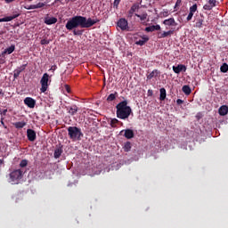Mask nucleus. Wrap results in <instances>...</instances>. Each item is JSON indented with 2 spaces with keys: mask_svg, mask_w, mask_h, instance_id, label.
Listing matches in <instances>:
<instances>
[{
  "mask_svg": "<svg viewBox=\"0 0 228 228\" xmlns=\"http://www.w3.org/2000/svg\"><path fill=\"white\" fill-rule=\"evenodd\" d=\"M99 21L100 20L98 19L92 20L91 18L86 19L84 16L76 15L69 19L65 28L67 30L72 31L74 36H82L84 29H79L78 28H89Z\"/></svg>",
  "mask_w": 228,
  "mask_h": 228,
  "instance_id": "nucleus-1",
  "label": "nucleus"
},
{
  "mask_svg": "<svg viewBox=\"0 0 228 228\" xmlns=\"http://www.w3.org/2000/svg\"><path fill=\"white\" fill-rule=\"evenodd\" d=\"M128 102L126 100L120 102L117 106V117L118 118H120L121 120H126V118H128L132 113V109L130 106L127 105Z\"/></svg>",
  "mask_w": 228,
  "mask_h": 228,
  "instance_id": "nucleus-2",
  "label": "nucleus"
},
{
  "mask_svg": "<svg viewBox=\"0 0 228 228\" xmlns=\"http://www.w3.org/2000/svg\"><path fill=\"white\" fill-rule=\"evenodd\" d=\"M68 134L69 136V139L72 141H80L81 137H83V134L80 128L77 126H69Z\"/></svg>",
  "mask_w": 228,
  "mask_h": 228,
  "instance_id": "nucleus-3",
  "label": "nucleus"
},
{
  "mask_svg": "<svg viewBox=\"0 0 228 228\" xmlns=\"http://www.w3.org/2000/svg\"><path fill=\"white\" fill-rule=\"evenodd\" d=\"M24 175V172L20 169L13 170L10 173V179L12 183L15 184L19 183V181L22 179V176Z\"/></svg>",
  "mask_w": 228,
  "mask_h": 228,
  "instance_id": "nucleus-4",
  "label": "nucleus"
},
{
  "mask_svg": "<svg viewBox=\"0 0 228 228\" xmlns=\"http://www.w3.org/2000/svg\"><path fill=\"white\" fill-rule=\"evenodd\" d=\"M41 88L40 92L42 94H45L47 92V88H49V74L45 73L40 80Z\"/></svg>",
  "mask_w": 228,
  "mask_h": 228,
  "instance_id": "nucleus-5",
  "label": "nucleus"
},
{
  "mask_svg": "<svg viewBox=\"0 0 228 228\" xmlns=\"http://www.w3.org/2000/svg\"><path fill=\"white\" fill-rule=\"evenodd\" d=\"M27 137L28 142H34L35 141H37V132H35V130L31 128H28L27 130Z\"/></svg>",
  "mask_w": 228,
  "mask_h": 228,
  "instance_id": "nucleus-6",
  "label": "nucleus"
},
{
  "mask_svg": "<svg viewBox=\"0 0 228 228\" xmlns=\"http://www.w3.org/2000/svg\"><path fill=\"white\" fill-rule=\"evenodd\" d=\"M24 104L28 106V108L33 109L35 106H37V101L31 97H26L24 99Z\"/></svg>",
  "mask_w": 228,
  "mask_h": 228,
  "instance_id": "nucleus-7",
  "label": "nucleus"
},
{
  "mask_svg": "<svg viewBox=\"0 0 228 228\" xmlns=\"http://www.w3.org/2000/svg\"><path fill=\"white\" fill-rule=\"evenodd\" d=\"M219 4L216 0H208V4L204 5V10L211 11L214 7H216Z\"/></svg>",
  "mask_w": 228,
  "mask_h": 228,
  "instance_id": "nucleus-8",
  "label": "nucleus"
},
{
  "mask_svg": "<svg viewBox=\"0 0 228 228\" xmlns=\"http://www.w3.org/2000/svg\"><path fill=\"white\" fill-rule=\"evenodd\" d=\"M118 27H119L122 30H126L128 29V22L126 19L121 18L118 21Z\"/></svg>",
  "mask_w": 228,
  "mask_h": 228,
  "instance_id": "nucleus-9",
  "label": "nucleus"
},
{
  "mask_svg": "<svg viewBox=\"0 0 228 228\" xmlns=\"http://www.w3.org/2000/svg\"><path fill=\"white\" fill-rule=\"evenodd\" d=\"M187 69L186 66L183 64H179L177 66H173V70L175 73L179 74L180 72H185Z\"/></svg>",
  "mask_w": 228,
  "mask_h": 228,
  "instance_id": "nucleus-10",
  "label": "nucleus"
},
{
  "mask_svg": "<svg viewBox=\"0 0 228 228\" xmlns=\"http://www.w3.org/2000/svg\"><path fill=\"white\" fill-rule=\"evenodd\" d=\"M124 131H125L124 136L126 139L131 140L134 137V133L132 129L127 128Z\"/></svg>",
  "mask_w": 228,
  "mask_h": 228,
  "instance_id": "nucleus-11",
  "label": "nucleus"
},
{
  "mask_svg": "<svg viewBox=\"0 0 228 228\" xmlns=\"http://www.w3.org/2000/svg\"><path fill=\"white\" fill-rule=\"evenodd\" d=\"M67 110H68V112L69 113V115L74 117V115H76V113H77V111H78V107L74 104V105L68 107Z\"/></svg>",
  "mask_w": 228,
  "mask_h": 228,
  "instance_id": "nucleus-12",
  "label": "nucleus"
},
{
  "mask_svg": "<svg viewBox=\"0 0 228 228\" xmlns=\"http://www.w3.org/2000/svg\"><path fill=\"white\" fill-rule=\"evenodd\" d=\"M20 14H13L12 16H8V17H4L0 19V22H8V21H12V20H15L17 17H20Z\"/></svg>",
  "mask_w": 228,
  "mask_h": 228,
  "instance_id": "nucleus-13",
  "label": "nucleus"
},
{
  "mask_svg": "<svg viewBox=\"0 0 228 228\" xmlns=\"http://www.w3.org/2000/svg\"><path fill=\"white\" fill-rule=\"evenodd\" d=\"M227 113H228V106L226 105L221 106L219 109V115H221V117H225Z\"/></svg>",
  "mask_w": 228,
  "mask_h": 228,
  "instance_id": "nucleus-14",
  "label": "nucleus"
},
{
  "mask_svg": "<svg viewBox=\"0 0 228 228\" xmlns=\"http://www.w3.org/2000/svg\"><path fill=\"white\" fill-rule=\"evenodd\" d=\"M28 123L25 121H19V122L13 123V126L16 129H22L23 127H26Z\"/></svg>",
  "mask_w": 228,
  "mask_h": 228,
  "instance_id": "nucleus-15",
  "label": "nucleus"
},
{
  "mask_svg": "<svg viewBox=\"0 0 228 228\" xmlns=\"http://www.w3.org/2000/svg\"><path fill=\"white\" fill-rule=\"evenodd\" d=\"M160 26L159 25H152V26H150V27H147L145 28V31L146 32H153L155 30H160Z\"/></svg>",
  "mask_w": 228,
  "mask_h": 228,
  "instance_id": "nucleus-16",
  "label": "nucleus"
},
{
  "mask_svg": "<svg viewBox=\"0 0 228 228\" xmlns=\"http://www.w3.org/2000/svg\"><path fill=\"white\" fill-rule=\"evenodd\" d=\"M63 151L61 147H58L54 150L53 157L55 159H60L61 155L62 154Z\"/></svg>",
  "mask_w": 228,
  "mask_h": 228,
  "instance_id": "nucleus-17",
  "label": "nucleus"
},
{
  "mask_svg": "<svg viewBox=\"0 0 228 228\" xmlns=\"http://www.w3.org/2000/svg\"><path fill=\"white\" fill-rule=\"evenodd\" d=\"M15 51V45H12L10 47L6 48L3 53L2 55L4 56L5 54H11Z\"/></svg>",
  "mask_w": 228,
  "mask_h": 228,
  "instance_id": "nucleus-18",
  "label": "nucleus"
},
{
  "mask_svg": "<svg viewBox=\"0 0 228 228\" xmlns=\"http://www.w3.org/2000/svg\"><path fill=\"white\" fill-rule=\"evenodd\" d=\"M149 37L146 36V35H143L142 37V39H140L139 41H137L135 44L138 45H143L146 42L149 41Z\"/></svg>",
  "mask_w": 228,
  "mask_h": 228,
  "instance_id": "nucleus-19",
  "label": "nucleus"
},
{
  "mask_svg": "<svg viewBox=\"0 0 228 228\" xmlns=\"http://www.w3.org/2000/svg\"><path fill=\"white\" fill-rule=\"evenodd\" d=\"M160 72L158 69H154L149 75H147V79H152L153 77H158Z\"/></svg>",
  "mask_w": 228,
  "mask_h": 228,
  "instance_id": "nucleus-20",
  "label": "nucleus"
},
{
  "mask_svg": "<svg viewBox=\"0 0 228 228\" xmlns=\"http://www.w3.org/2000/svg\"><path fill=\"white\" fill-rule=\"evenodd\" d=\"M57 22V19L54 18V17H52V18H45V23L46 25H52V24H54Z\"/></svg>",
  "mask_w": 228,
  "mask_h": 228,
  "instance_id": "nucleus-21",
  "label": "nucleus"
},
{
  "mask_svg": "<svg viewBox=\"0 0 228 228\" xmlns=\"http://www.w3.org/2000/svg\"><path fill=\"white\" fill-rule=\"evenodd\" d=\"M163 23H164L165 25H167V26H175V25H176V24H175V20L174 18H170V19L165 20L163 21Z\"/></svg>",
  "mask_w": 228,
  "mask_h": 228,
  "instance_id": "nucleus-22",
  "label": "nucleus"
},
{
  "mask_svg": "<svg viewBox=\"0 0 228 228\" xmlns=\"http://www.w3.org/2000/svg\"><path fill=\"white\" fill-rule=\"evenodd\" d=\"M160 92V96H159V100L160 101H164L165 99H167V91L164 87L159 89Z\"/></svg>",
  "mask_w": 228,
  "mask_h": 228,
  "instance_id": "nucleus-23",
  "label": "nucleus"
},
{
  "mask_svg": "<svg viewBox=\"0 0 228 228\" xmlns=\"http://www.w3.org/2000/svg\"><path fill=\"white\" fill-rule=\"evenodd\" d=\"M118 97V93L115 92L114 94H110L108 97H107V102H112V101H115V99H117Z\"/></svg>",
  "mask_w": 228,
  "mask_h": 228,
  "instance_id": "nucleus-24",
  "label": "nucleus"
},
{
  "mask_svg": "<svg viewBox=\"0 0 228 228\" xmlns=\"http://www.w3.org/2000/svg\"><path fill=\"white\" fill-rule=\"evenodd\" d=\"M174 34V30H169V31H165L163 33L160 34V36H159V38H164V37H170L171 35Z\"/></svg>",
  "mask_w": 228,
  "mask_h": 228,
  "instance_id": "nucleus-25",
  "label": "nucleus"
},
{
  "mask_svg": "<svg viewBox=\"0 0 228 228\" xmlns=\"http://www.w3.org/2000/svg\"><path fill=\"white\" fill-rule=\"evenodd\" d=\"M182 90L185 95H190V94H191V89L189 86H183Z\"/></svg>",
  "mask_w": 228,
  "mask_h": 228,
  "instance_id": "nucleus-26",
  "label": "nucleus"
},
{
  "mask_svg": "<svg viewBox=\"0 0 228 228\" xmlns=\"http://www.w3.org/2000/svg\"><path fill=\"white\" fill-rule=\"evenodd\" d=\"M125 152H129L132 149L131 142H126L123 147Z\"/></svg>",
  "mask_w": 228,
  "mask_h": 228,
  "instance_id": "nucleus-27",
  "label": "nucleus"
},
{
  "mask_svg": "<svg viewBox=\"0 0 228 228\" xmlns=\"http://www.w3.org/2000/svg\"><path fill=\"white\" fill-rule=\"evenodd\" d=\"M135 16L140 18L142 22L148 18V14L146 12L142 13V15L135 13Z\"/></svg>",
  "mask_w": 228,
  "mask_h": 228,
  "instance_id": "nucleus-28",
  "label": "nucleus"
},
{
  "mask_svg": "<svg viewBox=\"0 0 228 228\" xmlns=\"http://www.w3.org/2000/svg\"><path fill=\"white\" fill-rule=\"evenodd\" d=\"M119 120H118L117 118H112L110 120V126H111V127H117V124H119Z\"/></svg>",
  "mask_w": 228,
  "mask_h": 228,
  "instance_id": "nucleus-29",
  "label": "nucleus"
},
{
  "mask_svg": "<svg viewBox=\"0 0 228 228\" xmlns=\"http://www.w3.org/2000/svg\"><path fill=\"white\" fill-rule=\"evenodd\" d=\"M221 71L224 73H226L228 71V64L227 63H224L221 68H220Z\"/></svg>",
  "mask_w": 228,
  "mask_h": 228,
  "instance_id": "nucleus-30",
  "label": "nucleus"
},
{
  "mask_svg": "<svg viewBox=\"0 0 228 228\" xmlns=\"http://www.w3.org/2000/svg\"><path fill=\"white\" fill-rule=\"evenodd\" d=\"M20 70H19L18 69H14L13 71V77L14 79H17L20 76Z\"/></svg>",
  "mask_w": 228,
  "mask_h": 228,
  "instance_id": "nucleus-31",
  "label": "nucleus"
},
{
  "mask_svg": "<svg viewBox=\"0 0 228 228\" xmlns=\"http://www.w3.org/2000/svg\"><path fill=\"white\" fill-rule=\"evenodd\" d=\"M26 167H28V160L27 159H22L20 163V167L24 168Z\"/></svg>",
  "mask_w": 228,
  "mask_h": 228,
  "instance_id": "nucleus-32",
  "label": "nucleus"
},
{
  "mask_svg": "<svg viewBox=\"0 0 228 228\" xmlns=\"http://www.w3.org/2000/svg\"><path fill=\"white\" fill-rule=\"evenodd\" d=\"M47 5V3H38L36 4V9L44 8V6Z\"/></svg>",
  "mask_w": 228,
  "mask_h": 228,
  "instance_id": "nucleus-33",
  "label": "nucleus"
},
{
  "mask_svg": "<svg viewBox=\"0 0 228 228\" xmlns=\"http://www.w3.org/2000/svg\"><path fill=\"white\" fill-rule=\"evenodd\" d=\"M168 15H169L168 10H164L163 12H160L161 17H167Z\"/></svg>",
  "mask_w": 228,
  "mask_h": 228,
  "instance_id": "nucleus-34",
  "label": "nucleus"
},
{
  "mask_svg": "<svg viewBox=\"0 0 228 228\" xmlns=\"http://www.w3.org/2000/svg\"><path fill=\"white\" fill-rule=\"evenodd\" d=\"M202 25H203V20L202 19H200L197 22H196V27L197 28H202Z\"/></svg>",
  "mask_w": 228,
  "mask_h": 228,
  "instance_id": "nucleus-35",
  "label": "nucleus"
},
{
  "mask_svg": "<svg viewBox=\"0 0 228 228\" xmlns=\"http://www.w3.org/2000/svg\"><path fill=\"white\" fill-rule=\"evenodd\" d=\"M26 67H28V63L21 65L20 67L17 68L16 69L20 70V72L24 71L26 69Z\"/></svg>",
  "mask_w": 228,
  "mask_h": 228,
  "instance_id": "nucleus-36",
  "label": "nucleus"
},
{
  "mask_svg": "<svg viewBox=\"0 0 228 228\" xmlns=\"http://www.w3.org/2000/svg\"><path fill=\"white\" fill-rule=\"evenodd\" d=\"M198 9L197 4H193L191 7H190V12L194 13Z\"/></svg>",
  "mask_w": 228,
  "mask_h": 228,
  "instance_id": "nucleus-37",
  "label": "nucleus"
},
{
  "mask_svg": "<svg viewBox=\"0 0 228 228\" xmlns=\"http://www.w3.org/2000/svg\"><path fill=\"white\" fill-rule=\"evenodd\" d=\"M121 0H114L113 7L118 8Z\"/></svg>",
  "mask_w": 228,
  "mask_h": 228,
  "instance_id": "nucleus-38",
  "label": "nucleus"
},
{
  "mask_svg": "<svg viewBox=\"0 0 228 228\" xmlns=\"http://www.w3.org/2000/svg\"><path fill=\"white\" fill-rule=\"evenodd\" d=\"M137 9H139V5L134 4L130 10L134 12Z\"/></svg>",
  "mask_w": 228,
  "mask_h": 228,
  "instance_id": "nucleus-39",
  "label": "nucleus"
},
{
  "mask_svg": "<svg viewBox=\"0 0 228 228\" xmlns=\"http://www.w3.org/2000/svg\"><path fill=\"white\" fill-rule=\"evenodd\" d=\"M26 9H28V10H35V9H37V4H31L28 7H26Z\"/></svg>",
  "mask_w": 228,
  "mask_h": 228,
  "instance_id": "nucleus-40",
  "label": "nucleus"
},
{
  "mask_svg": "<svg viewBox=\"0 0 228 228\" xmlns=\"http://www.w3.org/2000/svg\"><path fill=\"white\" fill-rule=\"evenodd\" d=\"M193 14H194L193 12H190V13H189V15H188V17H187V20H188V21H190V20L192 19Z\"/></svg>",
  "mask_w": 228,
  "mask_h": 228,
  "instance_id": "nucleus-41",
  "label": "nucleus"
},
{
  "mask_svg": "<svg viewBox=\"0 0 228 228\" xmlns=\"http://www.w3.org/2000/svg\"><path fill=\"white\" fill-rule=\"evenodd\" d=\"M41 45H49V40H47V39H42V40H41Z\"/></svg>",
  "mask_w": 228,
  "mask_h": 228,
  "instance_id": "nucleus-42",
  "label": "nucleus"
},
{
  "mask_svg": "<svg viewBox=\"0 0 228 228\" xmlns=\"http://www.w3.org/2000/svg\"><path fill=\"white\" fill-rule=\"evenodd\" d=\"M153 95V91L151 89L148 90V97H152Z\"/></svg>",
  "mask_w": 228,
  "mask_h": 228,
  "instance_id": "nucleus-43",
  "label": "nucleus"
},
{
  "mask_svg": "<svg viewBox=\"0 0 228 228\" xmlns=\"http://www.w3.org/2000/svg\"><path fill=\"white\" fill-rule=\"evenodd\" d=\"M183 101L181 99H177L176 103L178 104V106H180L181 104H183Z\"/></svg>",
  "mask_w": 228,
  "mask_h": 228,
  "instance_id": "nucleus-44",
  "label": "nucleus"
},
{
  "mask_svg": "<svg viewBox=\"0 0 228 228\" xmlns=\"http://www.w3.org/2000/svg\"><path fill=\"white\" fill-rule=\"evenodd\" d=\"M6 113H8V110L7 109H5V110H4L3 111H2V113H1V115H6Z\"/></svg>",
  "mask_w": 228,
  "mask_h": 228,
  "instance_id": "nucleus-45",
  "label": "nucleus"
},
{
  "mask_svg": "<svg viewBox=\"0 0 228 228\" xmlns=\"http://www.w3.org/2000/svg\"><path fill=\"white\" fill-rule=\"evenodd\" d=\"M181 3H182V0H177V1H176V4H175V7H176V6H179V5L181 4Z\"/></svg>",
  "mask_w": 228,
  "mask_h": 228,
  "instance_id": "nucleus-46",
  "label": "nucleus"
},
{
  "mask_svg": "<svg viewBox=\"0 0 228 228\" xmlns=\"http://www.w3.org/2000/svg\"><path fill=\"white\" fill-rule=\"evenodd\" d=\"M134 12H132L131 10L128 12V17H132L133 16V13H134Z\"/></svg>",
  "mask_w": 228,
  "mask_h": 228,
  "instance_id": "nucleus-47",
  "label": "nucleus"
},
{
  "mask_svg": "<svg viewBox=\"0 0 228 228\" xmlns=\"http://www.w3.org/2000/svg\"><path fill=\"white\" fill-rule=\"evenodd\" d=\"M66 90H67L68 94H69L70 88L69 87V86H66Z\"/></svg>",
  "mask_w": 228,
  "mask_h": 228,
  "instance_id": "nucleus-48",
  "label": "nucleus"
},
{
  "mask_svg": "<svg viewBox=\"0 0 228 228\" xmlns=\"http://www.w3.org/2000/svg\"><path fill=\"white\" fill-rule=\"evenodd\" d=\"M13 1H15V0H5V3L10 4V3L13 2Z\"/></svg>",
  "mask_w": 228,
  "mask_h": 228,
  "instance_id": "nucleus-49",
  "label": "nucleus"
},
{
  "mask_svg": "<svg viewBox=\"0 0 228 228\" xmlns=\"http://www.w3.org/2000/svg\"><path fill=\"white\" fill-rule=\"evenodd\" d=\"M0 95H4V93H3V90H0Z\"/></svg>",
  "mask_w": 228,
  "mask_h": 228,
  "instance_id": "nucleus-50",
  "label": "nucleus"
},
{
  "mask_svg": "<svg viewBox=\"0 0 228 228\" xmlns=\"http://www.w3.org/2000/svg\"><path fill=\"white\" fill-rule=\"evenodd\" d=\"M0 165H3V159H0Z\"/></svg>",
  "mask_w": 228,
  "mask_h": 228,
  "instance_id": "nucleus-51",
  "label": "nucleus"
},
{
  "mask_svg": "<svg viewBox=\"0 0 228 228\" xmlns=\"http://www.w3.org/2000/svg\"><path fill=\"white\" fill-rule=\"evenodd\" d=\"M1 124H2L3 126H4V122L3 120L1 121Z\"/></svg>",
  "mask_w": 228,
  "mask_h": 228,
  "instance_id": "nucleus-52",
  "label": "nucleus"
},
{
  "mask_svg": "<svg viewBox=\"0 0 228 228\" xmlns=\"http://www.w3.org/2000/svg\"><path fill=\"white\" fill-rule=\"evenodd\" d=\"M143 24L147 25L145 22H142Z\"/></svg>",
  "mask_w": 228,
  "mask_h": 228,
  "instance_id": "nucleus-53",
  "label": "nucleus"
}]
</instances>
